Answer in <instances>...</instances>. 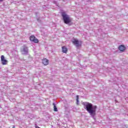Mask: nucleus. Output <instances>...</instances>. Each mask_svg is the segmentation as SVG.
I'll use <instances>...</instances> for the list:
<instances>
[{"mask_svg":"<svg viewBox=\"0 0 128 128\" xmlns=\"http://www.w3.org/2000/svg\"><path fill=\"white\" fill-rule=\"evenodd\" d=\"M84 106H86V110L88 112L90 116H94L96 114V106H92V104L90 102H86L84 104Z\"/></svg>","mask_w":128,"mask_h":128,"instance_id":"1","label":"nucleus"},{"mask_svg":"<svg viewBox=\"0 0 128 128\" xmlns=\"http://www.w3.org/2000/svg\"><path fill=\"white\" fill-rule=\"evenodd\" d=\"M62 20L64 24H70L72 22L70 17V16L68 15L66 12H62Z\"/></svg>","mask_w":128,"mask_h":128,"instance_id":"2","label":"nucleus"},{"mask_svg":"<svg viewBox=\"0 0 128 128\" xmlns=\"http://www.w3.org/2000/svg\"><path fill=\"white\" fill-rule=\"evenodd\" d=\"M72 42L76 46V48L80 46H82V41H78V40L76 39H74V40L72 41Z\"/></svg>","mask_w":128,"mask_h":128,"instance_id":"3","label":"nucleus"},{"mask_svg":"<svg viewBox=\"0 0 128 128\" xmlns=\"http://www.w3.org/2000/svg\"><path fill=\"white\" fill-rule=\"evenodd\" d=\"M30 40L31 42H34V44H38V40L34 36H30Z\"/></svg>","mask_w":128,"mask_h":128,"instance_id":"4","label":"nucleus"},{"mask_svg":"<svg viewBox=\"0 0 128 128\" xmlns=\"http://www.w3.org/2000/svg\"><path fill=\"white\" fill-rule=\"evenodd\" d=\"M1 62L3 66H5L6 64H8V60L4 58V55H2L1 56Z\"/></svg>","mask_w":128,"mask_h":128,"instance_id":"5","label":"nucleus"},{"mask_svg":"<svg viewBox=\"0 0 128 128\" xmlns=\"http://www.w3.org/2000/svg\"><path fill=\"white\" fill-rule=\"evenodd\" d=\"M42 63L44 66H48L50 64L48 60L46 58L42 60Z\"/></svg>","mask_w":128,"mask_h":128,"instance_id":"6","label":"nucleus"},{"mask_svg":"<svg viewBox=\"0 0 128 128\" xmlns=\"http://www.w3.org/2000/svg\"><path fill=\"white\" fill-rule=\"evenodd\" d=\"M118 48L120 52H124V50H126V46L124 45L120 46Z\"/></svg>","mask_w":128,"mask_h":128,"instance_id":"7","label":"nucleus"},{"mask_svg":"<svg viewBox=\"0 0 128 128\" xmlns=\"http://www.w3.org/2000/svg\"><path fill=\"white\" fill-rule=\"evenodd\" d=\"M62 52L64 54H66L68 52V48L66 46H62Z\"/></svg>","mask_w":128,"mask_h":128,"instance_id":"8","label":"nucleus"},{"mask_svg":"<svg viewBox=\"0 0 128 128\" xmlns=\"http://www.w3.org/2000/svg\"><path fill=\"white\" fill-rule=\"evenodd\" d=\"M53 106L54 112H58V108H56V104H54V103H53Z\"/></svg>","mask_w":128,"mask_h":128,"instance_id":"9","label":"nucleus"},{"mask_svg":"<svg viewBox=\"0 0 128 128\" xmlns=\"http://www.w3.org/2000/svg\"><path fill=\"white\" fill-rule=\"evenodd\" d=\"M23 52H28V47H24L23 48Z\"/></svg>","mask_w":128,"mask_h":128,"instance_id":"10","label":"nucleus"},{"mask_svg":"<svg viewBox=\"0 0 128 128\" xmlns=\"http://www.w3.org/2000/svg\"><path fill=\"white\" fill-rule=\"evenodd\" d=\"M76 98H77L76 100H77V102H78V96H77Z\"/></svg>","mask_w":128,"mask_h":128,"instance_id":"11","label":"nucleus"},{"mask_svg":"<svg viewBox=\"0 0 128 128\" xmlns=\"http://www.w3.org/2000/svg\"><path fill=\"white\" fill-rule=\"evenodd\" d=\"M35 128H40L38 127V126H35Z\"/></svg>","mask_w":128,"mask_h":128,"instance_id":"12","label":"nucleus"},{"mask_svg":"<svg viewBox=\"0 0 128 128\" xmlns=\"http://www.w3.org/2000/svg\"><path fill=\"white\" fill-rule=\"evenodd\" d=\"M1 2H2L4 0H0Z\"/></svg>","mask_w":128,"mask_h":128,"instance_id":"13","label":"nucleus"},{"mask_svg":"<svg viewBox=\"0 0 128 128\" xmlns=\"http://www.w3.org/2000/svg\"><path fill=\"white\" fill-rule=\"evenodd\" d=\"M13 128H14V126H13Z\"/></svg>","mask_w":128,"mask_h":128,"instance_id":"14","label":"nucleus"}]
</instances>
